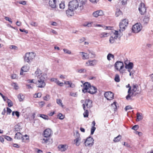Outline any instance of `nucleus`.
I'll return each instance as SVG.
<instances>
[{
  "instance_id": "obj_37",
  "label": "nucleus",
  "mask_w": 153,
  "mask_h": 153,
  "mask_svg": "<svg viewBox=\"0 0 153 153\" xmlns=\"http://www.w3.org/2000/svg\"><path fill=\"white\" fill-rule=\"evenodd\" d=\"M122 12L119 9H116V12L115 13L116 16L118 17L122 14Z\"/></svg>"
},
{
  "instance_id": "obj_9",
  "label": "nucleus",
  "mask_w": 153,
  "mask_h": 153,
  "mask_svg": "<svg viewBox=\"0 0 153 153\" xmlns=\"http://www.w3.org/2000/svg\"><path fill=\"white\" fill-rule=\"evenodd\" d=\"M142 28L141 24L140 23H137L132 26V30L134 33H137L140 32Z\"/></svg>"
},
{
  "instance_id": "obj_47",
  "label": "nucleus",
  "mask_w": 153,
  "mask_h": 153,
  "mask_svg": "<svg viewBox=\"0 0 153 153\" xmlns=\"http://www.w3.org/2000/svg\"><path fill=\"white\" fill-rule=\"evenodd\" d=\"M93 23L92 22H87L84 25L85 26H88V27H91V25Z\"/></svg>"
},
{
  "instance_id": "obj_21",
  "label": "nucleus",
  "mask_w": 153,
  "mask_h": 153,
  "mask_svg": "<svg viewBox=\"0 0 153 153\" xmlns=\"http://www.w3.org/2000/svg\"><path fill=\"white\" fill-rule=\"evenodd\" d=\"M79 53L82 56V59L85 60L88 59H89V56L88 53L83 52H80Z\"/></svg>"
},
{
  "instance_id": "obj_27",
  "label": "nucleus",
  "mask_w": 153,
  "mask_h": 153,
  "mask_svg": "<svg viewBox=\"0 0 153 153\" xmlns=\"http://www.w3.org/2000/svg\"><path fill=\"white\" fill-rule=\"evenodd\" d=\"M82 107L84 110L85 111V112L83 114L84 117H88V110L86 109L85 104H83Z\"/></svg>"
},
{
  "instance_id": "obj_13",
  "label": "nucleus",
  "mask_w": 153,
  "mask_h": 153,
  "mask_svg": "<svg viewBox=\"0 0 153 153\" xmlns=\"http://www.w3.org/2000/svg\"><path fill=\"white\" fill-rule=\"evenodd\" d=\"M138 9L141 14H144L145 13L146 9L143 3L142 2L140 4Z\"/></svg>"
},
{
  "instance_id": "obj_46",
  "label": "nucleus",
  "mask_w": 153,
  "mask_h": 153,
  "mask_svg": "<svg viewBox=\"0 0 153 153\" xmlns=\"http://www.w3.org/2000/svg\"><path fill=\"white\" fill-rule=\"evenodd\" d=\"M56 102L59 105L61 106L62 107H63V105L62 102V101L60 99H57L56 100Z\"/></svg>"
},
{
  "instance_id": "obj_20",
  "label": "nucleus",
  "mask_w": 153,
  "mask_h": 153,
  "mask_svg": "<svg viewBox=\"0 0 153 153\" xmlns=\"http://www.w3.org/2000/svg\"><path fill=\"white\" fill-rule=\"evenodd\" d=\"M76 135H77V137L74 140V141L76 145L79 146L80 144L81 138L79 136V134L78 132L76 133Z\"/></svg>"
},
{
  "instance_id": "obj_17",
  "label": "nucleus",
  "mask_w": 153,
  "mask_h": 153,
  "mask_svg": "<svg viewBox=\"0 0 153 153\" xmlns=\"http://www.w3.org/2000/svg\"><path fill=\"white\" fill-rule=\"evenodd\" d=\"M104 15L103 11L101 10H99L94 12L92 13L93 16L97 18L99 16H101Z\"/></svg>"
},
{
  "instance_id": "obj_1",
  "label": "nucleus",
  "mask_w": 153,
  "mask_h": 153,
  "mask_svg": "<svg viewBox=\"0 0 153 153\" xmlns=\"http://www.w3.org/2000/svg\"><path fill=\"white\" fill-rule=\"evenodd\" d=\"M53 132L51 129L48 128L45 130L42 134L43 137L41 139L42 143L47 144L53 143V139L50 138Z\"/></svg>"
},
{
  "instance_id": "obj_16",
  "label": "nucleus",
  "mask_w": 153,
  "mask_h": 153,
  "mask_svg": "<svg viewBox=\"0 0 153 153\" xmlns=\"http://www.w3.org/2000/svg\"><path fill=\"white\" fill-rule=\"evenodd\" d=\"M91 86L90 83L88 82H85L83 84V88L82 91L84 93H85L88 91L90 87Z\"/></svg>"
},
{
  "instance_id": "obj_49",
  "label": "nucleus",
  "mask_w": 153,
  "mask_h": 153,
  "mask_svg": "<svg viewBox=\"0 0 153 153\" xmlns=\"http://www.w3.org/2000/svg\"><path fill=\"white\" fill-rule=\"evenodd\" d=\"M86 71V70L85 69H81L77 70V71L78 73H81L85 72Z\"/></svg>"
},
{
  "instance_id": "obj_18",
  "label": "nucleus",
  "mask_w": 153,
  "mask_h": 153,
  "mask_svg": "<svg viewBox=\"0 0 153 153\" xmlns=\"http://www.w3.org/2000/svg\"><path fill=\"white\" fill-rule=\"evenodd\" d=\"M29 69V66L27 65H25L22 66L21 68L20 72V75H23L24 72H27Z\"/></svg>"
},
{
  "instance_id": "obj_19",
  "label": "nucleus",
  "mask_w": 153,
  "mask_h": 153,
  "mask_svg": "<svg viewBox=\"0 0 153 153\" xmlns=\"http://www.w3.org/2000/svg\"><path fill=\"white\" fill-rule=\"evenodd\" d=\"M58 148L60 151L64 152L67 150L68 146L66 144H60L59 145Z\"/></svg>"
},
{
  "instance_id": "obj_24",
  "label": "nucleus",
  "mask_w": 153,
  "mask_h": 153,
  "mask_svg": "<svg viewBox=\"0 0 153 153\" xmlns=\"http://www.w3.org/2000/svg\"><path fill=\"white\" fill-rule=\"evenodd\" d=\"M85 106H86L87 108H90L92 107V102L90 100H85Z\"/></svg>"
},
{
  "instance_id": "obj_25",
  "label": "nucleus",
  "mask_w": 153,
  "mask_h": 153,
  "mask_svg": "<svg viewBox=\"0 0 153 153\" xmlns=\"http://www.w3.org/2000/svg\"><path fill=\"white\" fill-rule=\"evenodd\" d=\"M74 10H72L70 8L68 7V9L66 11V14L68 17L72 16L74 15Z\"/></svg>"
},
{
  "instance_id": "obj_36",
  "label": "nucleus",
  "mask_w": 153,
  "mask_h": 153,
  "mask_svg": "<svg viewBox=\"0 0 153 153\" xmlns=\"http://www.w3.org/2000/svg\"><path fill=\"white\" fill-rule=\"evenodd\" d=\"M108 35V33L103 32L100 34L99 36L100 38H104L107 37Z\"/></svg>"
},
{
  "instance_id": "obj_23",
  "label": "nucleus",
  "mask_w": 153,
  "mask_h": 153,
  "mask_svg": "<svg viewBox=\"0 0 153 153\" xmlns=\"http://www.w3.org/2000/svg\"><path fill=\"white\" fill-rule=\"evenodd\" d=\"M126 65L125 68L127 70V71L133 69L134 67L133 63L132 62H129L128 64L125 63Z\"/></svg>"
},
{
  "instance_id": "obj_41",
  "label": "nucleus",
  "mask_w": 153,
  "mask_h": 153,
  "mask_svg": "<svg viewBox=\"0 0 153 153\" xmlns=\"http://www.w3.org/2000/svg\"><path fill=\"white\" fill-rule=\"evenodd\" d=\"M63 51L66 54H71V51L68 50L66 49H63Z\"/></svg>"
},
{
  "instance_id": "obj_12",
  "label": "nucleus",
  "mask_w": 153,
  "mask_h": 153,
  "mask_svg": "<svg viewBox=\"0 0 153 153\" xmlns=\"http://www.w3.org/2000/svg\"><path fill=\"white\" fill-rule=\"evenodd\" d=\"M85 143L86 146H91L94 143V140L92 137H89L86 139Z\"/></svg>"
},
{
  "instance_id": "obj_42",
  "label": "nucleus",
  "mask_w": 153,
  "mask_h": 153,
  "mask_svg": "<svg viewBox=\"0 0 153 153\" xmlns=\"http://www.w3.org/2000/svg\"><path fill=\"white\" fill-rule=\"evenodd\" d=\"M11 85L14 87V89L16 90H17L19 88V86L18 84L16 83H13Z\"/></svg>"
},
{
  "instance_id": "obj_10",
  "label": "nucleus",
  "mask_w": 153,
  "mask_h": 153,
  "mask_svg": "<svg viewBox=\"0 0 153 153\" xmlns=\"http://www.w3.org/2000/svg\"><path fill=\"white\" fill-rule=\"evenodd\" d=\"M57 0H50L49 2V6L55 12H59V10L57 8L56 3Z\"/></svg>"
},
{
  "instance_id": "obj_3",
  "label": "nucleus",
  "mask_w": 153,
  "mask_h": 153,
  "mask_svg": "<svg viewBox=\"0 0 153 153\" xmlns=\"http://www.w3.org/2000/svg\"><path fill=\"white\" fill-rule=\"evenodd\" d=\"M131 90V88L130 87L128 88V95L126 97V99L127 100L131 98V97L135 96L140 92L139 90H137V86L135 85H133Z\"/></svg>"
},
{
  "instance_id": "obj_22",
  "label": "nucleus",
  "mask_w": 153,
  "mask_h": 153,
  "mask_svg": "<svg viewBox=\"0 0 153 153\" xmlns=\"http://www.w3.org/2000/svg\"><path fill=\"white\" fill-rule=\"evenodd\" d=\"M97 89L95 87L92 86L90 87L88 92L91 94H93L97 92Z\"/></svg>"
},
{
  "instance_id": "obj_11",
  "label": "nucleus",
  "mask_w": 153,
  "mask_h": 153,
  "mask_svg": "<svg viewBox=\"0 0 153 153\" xmlns=\"http://www.w3.org/2000/svg\"><path fill=\"white\" fill-rule=\"evenodd\" d=\"M33 75L35 77H36L37 79L39 78L41 76L45 77L46 76V74L43 73L40 69L38 68L37 69Z\"/></svg>"
},
{
  "instance_id": "obj_57",
  "label": "nucleus",
  "mask_w": 153,
  "mask_h": 153,
  "mask_svg": "<svg viewBox=\"0 0 153 153\" xmlns=\"http://www.w3.org/2000/svg\"><path fill=\"white\" fill-rule=\"evenodd\" d=\"M138 128V126L137 125H136L134 126L131 128L132 129L135 130H137Z\"/></svg>"
},
{
  "instance_id": "obj_59",
  "label": "nucleus",
  "mask_w": 153,
  "mask_h": 153,
  "mask_svg": "<svg viewBox=\"0 0 153 153\" xmlns=\"http://www.w3.org/2000/svg\"><path fill=\"white\" fill-rule=\"evenodd\" d=\"M131 106L128 105L126 106L125 108V110L126 111H127L128 110H129L130 109H131Z\"/></svg>"
},
{
  "instance_id": "obj_48",
  "label": "nucleus",
  "mask_w": 153,
  "mask_h": 153,
  "mask_svg": "<svg viewBox=\"0 0 153 153\" xmlns=\"http://www.w3.org/2000/svg\"><path fill=\"white\" fill-rule=\"evenodd\" d=\"M17 3L23 5H25L26 4V1H19L17 2Z\"/></svg>"
},
{
  "instance_id": "obj_4",
  "label": "nucleus",
  "mask_w": 153,
  "mask_h": 153,
  "mask_svg": "<svg viewBox=\"0 0 153 153\" xmlns=\"http://www.w3.org/2000/svg\"><path fill=\"white\" fill-rule=\"evenodd\" d=\"M115 69L118 71L120 74H123L125 73L126 70L124 69V64L121 61H117L114 65Z\"/></svg>"
},
{
  "instance_id": "obj_52",
  "label": "nucleus",
  "mask_w": 153,
  "mask_h": 153,
  "mask_svg": "<svg viewBox=\"0 0 153 153\" xmlns=\"http://www.w3.org/2000/svg\"><path fill=\"white\" fill-rule=\"evenodd\" d=\"M43 99L46 101H48L50 99V96L48 95H46L45 97H43Z\"/></svg>"
},
{
  "instance_id": "obj_32",
  "label": "nucleus",
  "mask_w": 153,
  "mask_h": 153,
  "mask_svg": "<svg viewBox=\"0 0 153 153\" xmlns=\"http://www.w3.org/2000/svg\"><path fill=\"white\" fill-rule=\"evenodd\" d=\"M59 6L60 9L62 10L64 9L65 7V1H61V2L59 4Z\"/></svg>"
},
{
  "instance_id": "obj_35",
  "label": "nucleus",
  "mask_w": 153,
  "mask_h": 153,
  "mask_svg": "<svg viewBox=\"0 0 153 153\" xmlns=\"http://www.w3.org/2000/svg\"><path fill=\"white\" fill-rule=\"evenodd\" d=\"M114 55L110 53H109L107 56V59L108 61L111 60V59H114Z\"/></svg>"
},
{
  "instance_id": "obj_26",
  "label": "nucleus",
  "mask_w": 153,
  "mask_h": 153,
  "mask_svg": "<svg viewBox=\"0 0 153 153\" xmlns=\"http://www.w3.org/2000/svg\"><path fill=\"white\" fill-rule=\"evenodd\" d=\"M51 82H54L56 83L58 85L60 86H63L64 85V83L63 82H60L56 78H51Z\"/></svg>"
},
{
  "instance_id": "obj_63",
  "label": "nucleus",
  "mask_w": 153,
  "mask_h": 153,
  "mask_svg": "<svg viewBox=\"0 0 153 153\" xmlns=\"http://www.w3.org/2000/svg\"><path fill=\"white\" fill-rule=\"evenodd\" d=\"M51 32V33H52L54 34H55V35H57L58 33L57 32L55 31V30L51 29L50 31Z\"/></svg>"
},
{
  "instance_id": "obj_54",
  "label": "nucleus",
  "mask_w": 153,
  "mask_h": 153,
  "mask_svg": "<svg viewBox=\"0 0 153 153\" xmlns=\"http://www.w3.org/2000/svg\"><path fill=\"white\" fill-rule=\"evenodd\" d=\"M4 19L6 21H8L11 23H12V21L11 19H10L9 18L6 16L5 17Z\"/></svg>"
},
{
  "instance_id": "obj_5",
  "label": "nucleus",
  "mask_w": 153,
  "mask_h": 153,
  "mask_svg": "<svg viewBox=\"0 0 153 153\" xmlns=\"http://www.w3.org/2000/svg\"><path fill=\"white\" fill-rule=\"evenodd\" d=\"M35 56L36 54L33 52L27 53L24 57V61L30 64L35 58Z\"/></svg>"
},
{
  "instance_id": "obj_34",
  "label": "nucleus",
  "mask_w": 153,
  "mask_h": 153,
  "mask_svg": "<svg viewBox=\"0 0 153 153\" xmlns=\"http://www.w3.org/2000/svg\"><path fill=\"white\" fill-rule=\"evenodd\" d=\"M20 102L22 101L24 99V96L22 94H20L17 96Z\"/></svg>"
},
{
  "instance_id": "obj_38",
  "label": "nucleus",
  "mask_w": 153,
  "mask_h": 153,
  "mask_svg": "<svg viewBox=\"0 0 153 153\" xmlns=\"http://www.w3.org/2000/svg\"><path fill=\"white\" fill-rule=\"evenodd\" d=\"M114 79L115 81L117 82H119L120 81V76L118 74H116Z\"/></svg>"
},
{
  "instance_id": "obj_61",
  "label": "nucleus",
  "mask_w": 153,
  "mask_h": 153,
  "mask_svg": "<svg viewBox=\"0 0 153 153\" xmlns=\"http://www.w3.org/2000/svg\"><path fill=\"white\" fill-rule=\"evenodd\" d=\"M12 111L10 109L8 108H7V114H10L11 113Z\"/></svg>"
},
{
  "instance_id": "obj_29",
  "label": "nucleus",
  "mask_w": 153,
  "mask_h": 153,
  "mask_svg": "<svg viewBox=\"0 0 153 153\" xmlns=\"http://www.w3.org/2000/svg\"><path fill=\"white\" fill-rule=\"evenodd\" d=\"M64 84L68 85H69V87L70 88H74L75 87V84L72 83L70 81H65Z\"/></svg>"
},
{
  "instance_id": "obj_33",
  "label": "nucleus",
  "mask_w": 153,
  "mask_h": 153,
  "mask_svg": "<svg viewBox=\"0 0 153 153\" xmlns=\"http://www.w3.org/2000/svg\"><path fill=\"white\" fill-rule=\"evenodd\" d=\"M121 138V136L120 135H119L117 137H115L113 140V141L114 142H118L119 141Z\"/></svg>"
},
{
  "instance_id": "obj_53",
  "label": "nucleus",
  "mask_w": 153,
  "mask_h": 153,
  "mask_svg": "<svg viewBox=\"0 0 153 153\" xmlns=\"http://www.w3.org/2000/svg\"><path fill=\"white\" fill-rule=\"evenodd\" d=\"M96 129V128L95 127V126H92L91 128V135L93 134L94 132L95 131V130Z\"/></svg>"
},
{
  "instance_id": "obj_51",
  "label": "nucleus",
  "mask_w": 153,
  "mask_h": 153,
  "mask_svg": "<svg viewBox=\"0 0 153 153\" xmlns=\"http://www.w3.org/2000/svg\"><path fill=\"white\" fill-rule=\"evenodd\" d=\"M9 48L10 49H13L14 50H16L18 49V48L16 46L13 45H11L10 46Z\"/></svg>"
},
{
  "instance_id": "obj_60",
  "label": "nucleus",
  "mask_w": 153,
  "mask_h": 153,
  "mask_svg": "<svg viewBox=\"0 0 153 153\" xmlns=\"http://www.w3.org/2000/svg\"><path fill=\"white\" fill-rule=\"evenodd\" d=\"M42 94L41 93H38L36 94V96H35V98H36L37 97L40 98L41 97Z\"/></svg>"
},
{
  "instance_id": "obj_40",
  "label": "nucleus",
  "mask_w": 153,
  "mask_h": 153,
  "mask_svg": "<svg viewBox=\"0 0 153 153\" xmlns=\"http://www.w3.org/2000/svg\"><path fill=\"white\" fill-rule=\"evenodd\" d=\"M70 95L71 96L76 97L77 96V92H71L70 93Z\"/></svg>"
},
{
  "instance_id": "obj_50",
  "label": "nucleus",
  "mask_w": 153,
  "mask_h": 153,
  "mask_svg": "<svg viewBox=\"0 0 153 153\" xmlns=\"http://www.w3.org/2000/svg\"><path fill=\"white\" fill-rule=\"evenodd\" d=\"M40 117L43 118V119L45 120H48V117L46 115L44 114H41L40 115Z\"/></svg>"
},
{
  "instance_id": "obj_6",
  "label": "nucleus",
  "mask_w": 153,
  "mask_h": 153,
  "mask_svg": "<svg viewBox=\"0 0 153 153\" xmlns=\"http://www.w3.org/2000/svg\"><path fill=\"white\" fill-rule=\"evenodd\" d=\"M113 34L110 37L109 41L110 43L112 44L115 42L116 40L118 38H120L123 35L122 33H119L118 31L114 30L113 32Z\"/></svg>"
},
{
  "instance_id": "obj_44",
  "label": "nucleus",
  "mask_w": 153,
  "mask_h": 153,
  "mask_svg": "<svg viewBox=\"0 0 153 153\" xmlns=\"http://www.w3.org/2000/svg\"><path fill=\"white\" fill-rule=\"evenodd\" d=\"M57 117L59 119L62 120L64 119L65 117V116L61 113H59L58 114Z\"/></svg>"
},
{
  "instance_id": "obj_58",
  "label": "nucleus",
  "mask_w": 153,
  "mask_h": 153,
  "mask_svg": "<svg viewBox=\"0 0 153 153\" xmlns=\"http://www.w3.org/2000/svg\"><path fill=\"white\" fill-rule=\"evenodd\" d=\"M0 95L2 97L4 100V101H6L7 99V97L3 95L0 92Z\"/></svg>"
},
{
  "instance_id": "obj_2",
  "label": "nucleus",
  "mask_w": 153,
  "mask_h": 153,
  "mask_svg": "<svg viewBox=\"0 0 153 153\" xmlns=\"http://www.w3.org/2000/svg\"><path fill=\"white\" fill-rule=\"evenodd\" d=\"M79 1L78 0H73L70 1L68 4V7L74 10L78 7L81 10H82L83 9V5L86 2L87 0H82L80 1L79 4L78 3Z\"/></svg>"
},
{
  "instance_id": "obj_7",
  "label": "nucleus",
  "mask_w": 153,
  "mask_h": 153,
  "mask_svg": "<svg viewBox=\"0 0 153 153\" xmlns=\"http://www.w3.org/2000/svg\"><path fill=\"white\" fill-rule=\"evenodd\" d=\"M128 23V20L127 19H125L122 20L119 24L120 30L119 33H121V31H123L126 29Z\"/></svg>"
},
{
  "instance_id": "obj_64",
  "label": "nucleus",
  "mask_w": 153,
  "mask_h": 153,
  "mask_svg": "<svg viewBox=\"0 0 153 153\" xmlns=\"http://www.w3.org/2000/svg\"><path fill=\"white\" fill-rule=\"evenodd\" d=\"M39 105L40 107H42L45 104V103L44 102L42 101V102H39Z\"/></svg>"
},
{
  "instance_id": "obj_56",
  "label": "nucleus",
  "mask_w": 153,
  "mask_h": 153,
  "mask_svg": "<svg viewBox=\"0 0 153 153\" xmlns=\"http://www.w3.org/2000/svg\"><path fill=\"white\" fill-rule=\"evenodd\" d=\"M122 4L123 5H124L126 4L127 0H120Z\"/></svg>"
},
{
  "instance_id": "obj_30",
  "label": "nucleus",
  "mask_w": 153,
  "mask_h": 153,
  "mask_svg": "<svg viewBox=\"0 0 153 153\" xmlns=\"http://www.w3.org/2000/svg\"><path fill=\"white\" fill-rule=\"evenodd\" d=\"M22 135L19 132H18L16 133L15 136V139H22Z\"/></svg>"
},
{
  "instance_id": "obj_8",
  "label": "nucleus",
  "mask_w": 153,
  "mask_h": 153,
  "mask_svg": "<svg viewBox=\"0 0 153 153\" xmlns=\"http://www.w3.org/2000/svg\"><path fill=\"white\" fill-rule=\"evenodd\" d=\"M38 80L35 82L37 87L39 88H44L45 85V78L44 77L41 76L39 78L37 79Z\"/></svg>"
},
{
  "instance_id": "obj_39",
  "label": "nucleus",
  "mask_w": 153,
  "mask_h": 153,
  "mask_svg": "<svg viewBox=\"0 0 153 153\" xmlns=\"http://www.w3.org/2000/svg\"><path fill=\"white\" fill-rule=\"evenodd\" d=\"M116 102H114L113 103L111 104V107L114 109V111H116L117 108V106L116 105Z\"/></svg>"
},
{
  "instance_id": "obj_62",
  "label": "nucleus",
  "mask_w": 153,
  "mask_h": 153,
  "mask_svg": "<svg viewBox=\"0 0 153 153\" xmlns=\"http://www.w3.org/2000/svg\"><path fill=\"white\" fill-rule=\"evenodd\" d=\"M7 99L8 101H10V102H8V106L10 107H11L13 105V104L12 102L10 100H9V99Z\"/></svg>"
},
{
  "instance_id": "obj_43",
  "label": "nucleus",
  "mask_w": 153,
  "mask_h": 153,
  "mask_svg": "<svg viewBox=\"0 0 153 153\" xmlns=\"http://www.w3.org/2000/svg\"><path fill=\"white\" fill-rule=\"evenodd\" d=\"M30 24L32 26L35 27H37L38 25V24L37 23L33 21L30 22Z\"/></svg>"
},
{
  "instance_id": "obj_14",
  "label": "nucleus",
  "mask_w": 153,
  "mask_h": 153,
  "mask_svg": "<svg viewBox=\"0 0 153 153\" xmlns=\"http://www.w3.org/2000/svg\"><path fill=\"white\" fill-rule=\"evenodd\" d=\"M104 96L107 100H111L114 98V94L111 92H107L105 93Z\"/></svg>"
},
{
  "instance_id": "obj_28",
  "label": "nucleus",
  "mask_w": 153,
  "mask_h": 153,
  "mask_svg": "<svg viewBox=\"0 0 153 153\" xmlns=\"http://www.w3.org/2000/svg\"><path fill=\"white\" fill-rule=\"evenodd\" d=\"M143 118L142 114L137 112V121H139L142 120Z\"/></svg>"
},
{
  "instance_id": "obj_15",
  "label": "nucleus",
  "mask_w": 153,
  "mask_h": 153,
  "mask_svg": "<svg viewBox=\"0 0 153 153\" xmlns=\"http://www.w3.org/2000/svg\"><path fill=\"white\" fill-rule=\"evenodd\" d=\"M97 63V61L96 59L88 60L85 63V66H94L96 65Z\"/></svg>"
},
{
  "instance_id": "obj_31",
  "label": "nucleus",
  "mask_w": 153,
  "mask_h": 153,
  "mask_svg": "<svg viewBox=\"0 0 153 153\" xmlns=\"http://www.w3.org/2000/svg\"><path fill=\"white\" fill-rule=\"evenodd\" d=\"M22 140L23 142H27L29 140V137L26 134L25 136H22Z\"/></svg>"
},
{
  "instance_id": "obj_55",
  "label": "nucleus",
  "mask_w": 153,
  "mask_h": 153,
  "mask_svg": "<svg viewBox=\"0 0 153 153\" xmlns=\"http://www.w3.org/2000/svg\"><path fill=\"white\" fill-rule=\"evenodd\" d=\"M129 72H130L133 74L134 75L135 73V71L133 69L127 71Z\"/></svg>"
},
{
  "instance_id": "obj_45",
  "label": "nucleus",
  "mask_w": 153,
  "mask_h": 153,
  "mask_svg": "<svg viewBox=\"0 0 153 153\" xmlns=\"http://www.w3.org/2000/svg\"><path fill=\"white\" fill-rule=\"evenodd\" d=\"M149 21V19L148 17H145L143 20V22L144 23L147 24Z\"/></svg>"
}]
</instances>
